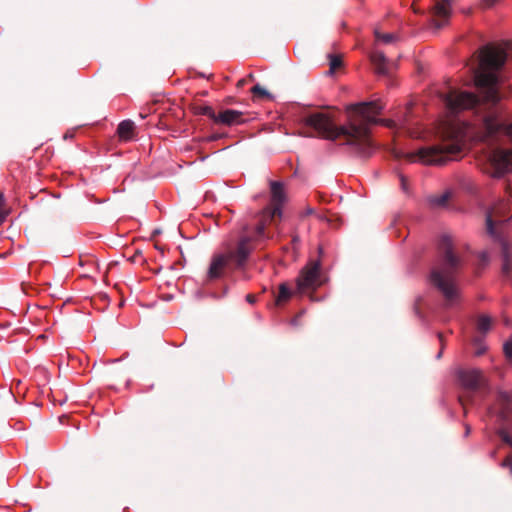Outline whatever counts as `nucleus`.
I'll list each match as a JSON object with an SVG mask.
<instances>
[{
    "mask_svg": "<svg viewBox=\"0 0 512 512\" xmlns=\"http://www.w3.org/2000/svg\"><path fill=\"white\" fill-rule=\"evenodd\" d=\"M507 52L501 45H486L480 54L478 69L474 72V83L481 90L479 98L472 92L450 89L441 95L447 108L448 116L437 127V135L443 144L421 147L415 152L406 154L409 162L425 165H442L461 153L468 133V124L453 117L461 111L474 110L480 113L487 106H495L500 101L498 91V72L504 66Z\"/></svg>",
    "mask_w": 512,
    "mask_h": 512,
    "instance_id": "1",
    "label": "nucleus"
},
{
    "mask_svg": "<svg viewBox=\"0 0 512 512\" xmlns=\"http://www.w3.org/2000/svg\"><path fill=\"white\" fill-rule=\"evenodd\" d=\"M384 105L380 100L351 104L346 108L347 122L336 126L333 119L325 113H313L305 118V124L313 128L316 133L325 139H345L347 145L368 156L373 146L369 136V128L378 122L377 116Z\"/></svg>",
    "mask_w": 512,
    "mask_h": 512,
    "instance_id": "2",
    "label": "nucleus"
},
{
    "mask_svg": "<svg viewBox=\"0 0 512 512\" xmlns=\"http://www.w3.org/2000/svg\"><path fill=\"white\" fill-rule=\"evenodd\" d=\"M481 140L491 145L504 140L512 142V121L504 123L494 112L482 118ZM484 173L500 178L512 171V148H489L479 158Z\"/></svg>",
    "mask_w": 512,
    "mask_h": 512,
    "instance_id": "3",
    "label": "nucleus"
},
{
    "mask_svg": "<svg viewBox=\"0 0 512 512\" xmlns=\"http://www.w3.org/2000/svg\"><path fill=\"white\" fill-rule=\"evenodd\" d=\"M439 251L442 254V258L432 269L430 282L442 293L446 304L453 306L459 299L456 274L462 265V260L454 253L452 240L447 235H443L440 238Z\"/></svg>",
    "mask_w": 512,
    "mask_h": 512,
    "instance_id": "4",
    "label": "nucleus"
},
{
    "mask_svg": "<svg viewBox=\"0 0 512 512\" xmlns=\"http://www.w3.org/2000/svg\"><path fill=\"white\" fill-rule=\"evenodd\" d=\"M510 200H499L486 214V229L488 234L497 242L501 248L502 272L507 275L512 268L510 245L506 237V225L511 218Z\"/></svg>",
    "mask_w": 512,
    "mask_h": 512,
    "instance_id": "5",
    "label": "nucleus"
},
{
    "mask_svg": "<svg viewBox=\"0 0 512 512\" xmlns=\"http://www.w3.org/2000/svg\"><path fill=\"white\" fill-rule=\"evenodd\" d=\"M260 240L255 239V235H241L236 243L228 244L225 251L215 254L208 269L207 277L210 280L222 277L226 270L233 267L242 266L249 257L254 242Z\"/></svg>",
    "mask_w": 512,
    "mask_h": 512,
    "instance_id": "6",
    "label": "nucleus"
},
{
    "mask_svg": "<svg viewBox=\"0 0 512 512\" xmlns=\"http://www.w3.org/2000/svg\"><path fill=\"white\" fill-rule=\"evenodd\" d=\"M271 203L263 209L260 215L259 223L254 231L256 240L266 239L265 228L275 217H281L282 205L285 201V192L282 183L272 181L270 183Z\"/></svg>",
    "mask_w": 512,
    "mask_h": 512,
    "instance_id": "7",
    "label": "nucleus"
},
{
    "mask_svg": "<svg viewBox=\"0 0 512 512\" xmlns=\"http://www.w3.org/2000/svg\"><path fill=\"white\" fill-rule=\"evenodd\" d=\"M457 380L464 390V394L459 396V401L466 412L467 402L471 394L482 392L486 385V380L482 372L475 368L458 369Z\"/></svg>",
    "mask_w": 512,
    "mask_h": 512,
    "instance_id": "8",
    "label": "nucleus"
},
{
    "mask_svg": "<svg viewBox=\"0 0 512 512\" xmlns=\"http://www.w3.org/2000/svg\"><path fill=\"white\" fill-rule=\"evenodd\" d=\"M325 282V275L322 271L320 260L310 259L301 269L296 280L297 291L305 293L307 291H315Z\"/></svg>",
    "mask_w": 512,
    "mask_h": 512,
    "instance_id": "9",
    "label": "nucleus"
},
{
    "mask_svg": "<svg viewBox=\"0 0 512 512\" xmlns=\"http://www.w3.org/2000/svg\"><path fill=\"white\" fill-rule=\"evenodd\" d=\"M454 1L455 0H415L412 6L415 13H429L434 18L435 25L439 28L448 21L451 14V6Z\"/></svg>",
    "mask_w": 512,
    "mask_h": 512,
    "instance_id": "10",
    "label": "nucleus"
},
{
    "mask_svg": "<svg viewBox=\"0 0 512 512\" xmlns=\"http://www.w3.org/2000/svg\"><path fill=\"white\" fill-rule=\"evenodd\" d=\"M411 112L412 104H409L404 108L402 115L394 119L382 120L381 122L385 126L395 129L398 132L406 133L412 138H421L423 132L419 127H416V123L412 122Z\"/></svg>",
    "mask_w": 512,
    "mask_h": 512,
    "instance_id": "11",
    "label": "nucleus"
},
{
    "mask_svg": "<svg viewBox=\"0 0 512 512\" xmlns=\"http://www.w3.org/2000/svg\"><path fill=\"white\" fill-rule=\"evenodd\" d=\"M205 114L214 122L228 126L239 125L244 122L243 113L233 109H226L219 114H216L212 108L207 107L205 108Z\"/></svg>",
    "mask_w": 512,
    "mask_h": 512,
    "instance_id": "12",
    "label": "nucleus"
},
{
    "mask_svg": "<svg viewBox=\"0 0 512 512\" xmlns=\"http://www.w3.org/2000/svg\"><path fill=\"white\" fill-rule=\"evenodd\" d=\"M370 59L378 74L389 73V61L382 52L373 51Z\"/></svg>",
    "mask_w": 512,
    "mask_h": 512,
    "instance_id": "13",
    "label": "nucleus"
},
{
    "mask_svg": "<svg viewBox=\"0 0 512 512\" xmlns=\"http://www.w3.org/2000/svg\"><path fill=\"white\" fill-rule=\"evenodd\" d=\"M118 135L123 140H130L133 137L134 122L131 120H124L118 125Z\"/></svg>",
    "mask_w": 512,
    "mask_h": 512,
    "instance_id": "14",
    "label": "nucleus"
},
{
    "mask_svg": "<svg viewBox=\"0 0 512 512\" xmlns=\"http://www.w3.org/2000/svg\"><path fill=\"white\" fill-rule=\"evenodd\" d=\"M498 400L503 406L501 410V417L506 418L510 413L508 405L512 403V391L500 392L498 395Z\"/></svg>",
    "mask_w": 512,
    "mask_h": 512,
    "instance_id": "15",
    "label": "nucleus"
},
{
    "mask_svg": "<svg viewBox=\"0 0 512 512\" xmlns=\"http://www.w3.org/2000/svg\"><path fill=\"white\" fill-rule=\"evenodd\" d=\"M292 295V292L290 290V288L286 285V284H281L279 286V294L277 296V299H276V303L278 305L288 301L290 299Z\"/></svg>",
    "mask_w": 512,
    "mask_h": 512,
    "instance_id": "16",
    "label": "nucleus"
},
{
    "mask_svg": "<svg viewBox=\"0 0 512 512\" xmlns=\"http://www.w3.org/2000/svg\"><path fill=\"white\" fill-rule=\"evenodd\" d=\"M491 318L487 315H481L477 319V329L482 332L486 333L491 328Z\"/></svg>",
    "mask_w": 512,
    "mask_h": 512,
    "instance_id": "17",
    "label": "nucleus"
},
{
    "mask_svg": "<svg viewBox=\"0 0 512 512\" xmlns=\"http://www.w3.org/2000/svg\"><path fill=\"white\" fill-rule=\"evenodd\" d=\"M450 198V192H444L439 196H434L431 198L430 202L433 206L436 207H443L447 204L448 200Z\"/></svg>",
    "mask_w": 512,
    "mask_h": 512,
    "instance_id": "18",
    "label": "nucleus"
},
{
    "mask_svg": "<svg viewBox=\"0 0 512 512\" xmlns=\"http://www.w3.org/2000/svg\"><path fill=\"white\" fill-rule=\"evenodd\" d=\"M375 37L377 41L383 42V43H391L395 40V35L392 33H380L379 31L375 30Z\"/></svg>",
    "mask_w": 512,
    "mask_h": 512,
    "instance_id": "19",
    "label": "nucleus"
},
{
    "mask_svg": "<svg viewBox=\"0 0 512 512\" xmlns=\"http://www.w3.org/2000/svg\"><path fill=\"white\" fill-rule=\"evenodd\" d=\"M342 65V60L339 56L331 55L330 56V72H334Z\"/></svg>",
    "mask_w": 512,
    "mask_h": 512,
    "instance_id": "20",
    "label": "nucleus"
},
{
    "mask_svg": "<svg viewBox=\"0 0 512 512\" xmlns=\"http://www.w3.org/2000/svg\"><path fill=\"white\" fill-rule=\"evenodd\" d=\"M251 92L256 95V96H260V97H270V94L263 88L261 87L259 84L253 86L251 88Z\"/></svg>",
    "mask_w": 512,
    "mask_h": 512,
    "instance_id": "21",
    "label": "nucleus"
},
{
    "mask_svg": "<svg viewBox=\"0 0 512 512\" xmlns=\"http://www.w3.org/2000/svg\"><path fill=\"white\" fill-rule=\"evenodd\" d=\"M498 433L502 441L512 447V436L509 435L508 432H506L504 429H500Z\"/></svg>",
    "mask_w": 512,
    "mask_h": 512,
    "instance_id": "22",
    "label": "nucleus"
},
{
    "mask_svg": "<svg viewBox=\"0 0 512 512\" xmlns=\"http://www.w3.org/2000/svg\"><path fill=\"white\" fill-rule=\"evenodd\" d=\"M479 260L481 262V264L485 265L489 262V259H490V254L488 251H481L479 253Z\"/></svg>",
    "mask_w": 512,
    "mask_h": 512,
    "instance_id": "23",
    "label": "nucleus"
},
{
    "mask_svg": "<svg viewBox=\"0 0 512 512\" xmlns=\"http://www.w3.org/2000/svg\"><path fill=\"white\" fill-rule=\"evenodd\" d=\"M504 353L508 358L512 359V340L504 344Z\"/></svg>",
    "mask_w": 512,
    "mask_h": 512,
    "instance_id": "24",
    "label": "nucleus"
},
{
    "mask_svg": "<svg viewBox=\"0 0 512 512\" xmlns=\"http://www.w3.org/2000/svg\"><path fill=\"white\" fill-rule=\"evenodd\" d=\"M511 464H512V459H511V457H509V456H508V457H506V458L503 460V462L501 463V466H502V467H507V468H509V469H510V468H511Z\"/></svg>",
    "mask_w": 512,
    "mask_h": 512,
    "instance_id": "25",
    "label": "nucleus"
},
{
    "mask_svg": "<svg viewBox=\"0 0 512 512\" xmlns=\"http://www.w3.org/2000/svg\"><path fill=\"white\" fill-rule=\"evenodd\" d=\"M400 180H401V186H402V189H403L404 191H406V190H407V187H406V179H405V177H404V176H400Z\"/></svg>",
    "mask_w": 512,
    "mask_h": 512,
    "instance_id": "26",
    "label": "nucleus"
},
{
    "mask_svg": "<svg viewBox=\"0 0 512 512\" xmlns=\"http://www.w3.org/2000/svg\"><path fill=\"white\" fill-rule=\"evenodd\" d=\"M486 6L494 5L498 0H483Z\"/></svg>",
    "mask_w": 512,
    "mask_h": 512,
    "instance_id": "27",
    "label": "nucleus"
},
{
    "mask_svg": "<svg viewBox=\"0 0 512 512\" xmlns=\"http://www.w3.org/2000/svg\"><path fill=\"white\" fill-rule=\"evenodd\" d=\"M3 205H4V196L3 194L0 192V211L2 210L3 208Z\"/></svg>",
    "mask_w": 512,
    "mask_h": 512,
    "instance_id": "28",
    "label": "nucleus"
},
{
    "mask_svg": "<svg viewBox=\"0 0 512 512\" xmlns=\"http://www.w3.org/2000/svg\"><path fill=\"white\" fill-rule=\"evenodd\" d=\"M246 299H247V301H248V302H250V303H253V302H254V296H253V295H250V294H249V295H247V296H246Z\"/></svg>",
    "mask_w": 512,
    "mask_h": 512,
    "instance_id": "29",
    "label": "nucleus"
},
{
    "mask_svg": "<svg viewBox=\"0 0 512 512\" xmlns=\"http://www.w3.org/2000/svg\"><path fill=\"white\" fill-rule=\"evenodd\" d=\"M483 351H484L483 349H479V350L476 352V354H477V355H481V354L483 353Z\"/></svg>",
    "mask_w": 512,
    "mask_h": 512,
    "instance_id": "30",
    "label": "nucleus"
},
{
    "mask_svg": "<svg viewBox=\"0 0 512 512\" xmlns=\"http://www.w3.org/2000/svg\"><path fill=\"white\" fill-rule=\"evenodd\" d=\"M470 432V428L467 426L466 427V434H468Z\"/></svg>",
    "mask_w": 512,
    "mask_h": 512,
    "instance_id": "31",
    "label": "nucleus"
},
{
    "mask_svg": "<svg viewBox=\"0 0 512 512\" xmlns=\"http://www.w3.org/2000/svg\"><path fill=\"white\" fill-rule=\"evenodd\" d=\"M439 340L442 343L443 340H442V335L441 334H439Z\"/></svg>",
    "mask_w": 512,
    "mask_h": 512,
    "instance_id": "32",
    "label": "nucleus"
},
{
    "mask_svg": "<svg viewBox=\"0 0 512 512\" xmlns=\"http://www.w3.org/2000/svg\"><path fill=\"white\" fill-rule=\"evenodd\" d=\"M510 471H511V474H512V464H511V468H510Z\"/></svg>",
    "mask_w": 512,
    "mask_h": 512,
    "instance_id": "33",
    "label": "nucleus"
}]
</instances>
